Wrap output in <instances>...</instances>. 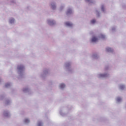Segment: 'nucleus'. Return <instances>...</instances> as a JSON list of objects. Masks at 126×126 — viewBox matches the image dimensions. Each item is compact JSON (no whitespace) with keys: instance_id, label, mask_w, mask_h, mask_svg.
Masks as SVG:
<instances>
[{"instance_id":"28","label":"nucleus","mask_w":126,"mask_h":126,"mask_svg":"<svg viewBox=\"0 0 126 126\" xmlns=\"http://www.w3.org/2000/svg\"><path fill=\"white\" fill-rule=\"evenodd\" d=\"M91 24H94V23H96V20L93 19L91 21Z\"/></svg>"},{"instance_id":"7","label":"nucleus","mask_w":126,"mask_h":126,"mask_svg":"<svg viewBox=\"0 0 126 126\" xmlns=\"http://www.w3.org/2000/svg\"><path fill=\"white\" fill-rule=\"evenodd\" d=\"M47 23L48 25H50V26H54V25H56L57 24L56 21L54 19H48L47 20Z\"/></svg>"},{"instance_id":"18","label":"nucleus","mask_w":126,"mask_h":126,"mask_svg":"<svg viewBox=\"0 0 126 126\" xmlns=\"http://www.w3.org/2000/svg\"><path fill=\"white\" fill-rule=\"evenodd\" d=\"M106 50V52L108 53H113V52H114V49L111 48L110 47H107Z\"/></svg>"},{"instance_id":"6","label":"nucleus","mask_w":126,"mask_h":126,"mask_svg":"<svg viewBox=\"0 0 126 126\" xmlns=\"http://www.w3.org/2000/svg\"><path fill=\"white\" fill-rule=\"evenodd\" d=\"M66 14L67 16H71V15H73V9L72 7H68L66 11Z\"/></svg>"},{"instance_id":"4","label":"nucleus","mask_w":126,"mask_h":126,"mask_svg":"<svg viewBox=\"0 0 126 126\" xmlns=\"http://www.w3.org/2000/svg\"><path fill=\"white\" fill-rule=\"evenodd\" d=\"M50 72V69L49 68H45L43 69V72L40 73V76L42 79H45V77H47L48 74Z\"/></svg>"},{"instance_id":"12","label":"nucleus","mask_w":126,"mask_h":126,"mask_svg":"<svg viewBox=\"0 0 126 126\" xmlns=\"http://www.w3.org/2000/svg\"><path fill=\"white\" fill-rule=\"evenodd\" d=\"M23 91L24 93H28V94H30V92H31V90L28 87L24 88Z\"/></svg>"},{"instance_id":"23","label":"nucleus","mask_w":126,"mask_h":126,"mask_svg":"<svg viewBox=\"0 0 126 126\" xmlns=\"http://www.w3.org/2000/svg\"><path fill=\"white\" fill-rule=\"evenodd\" d=\"M5 97V94H0V100H3Z\"/></svg>"},{"instance_id":"13","label":"nucleus","mask_w":126,"mask_h":126,"mask_svg":"<svg viewBox=\"0 0 126 126\" xmlns=\"http://www.w3.org/2000/svg\"><path fill=\"white\" fill-rule=\"evenodd\" d=\"M116 103L120 104L123 101V98L120 96H117L116 98Z\"/></svg>"},{"instance_id":"26","label":"nucleus","mask_w":126,"mask_h":126,"mask_svg":"<svg viewBox=\"0 0 126 126\" xmlns=\"http://www.w3.org/2000/svg\"><path fill=\"white\" fill-rule=\"evenodd\" d=\"M37 126H43V122L42 121H38Z\"/></svg>"},{"instance_id":"31","label":"nucleus","mask_w":126,"mask_h":126,"mask_svg":"<svg viewBox=\"0 0 126 126\" xmlns=\"http://www.w3.org/2000/svg\"><path fill=\"white\" fill-rule=\"evenodd\" d=\"M11 3H15V0H11Z\"/></svg>"},{"instance_id":"30","label":"nucleus","mask_w":126,"mask_h":126,"mask_svg":"<svg viewBox=\"0 0 126 126\" xmlns=\"http://www.w3.org/2000/svg\"><path fill=\"white\" fill-rule=\"evenodd\" d=\"M109 69V66H106L105 67V70H108Z\"/></svg>"},{"instance_id":"9","label":"nucleus","mask_w":126,"mask_h":126,"mask_svg":"<svg viewBox=\"0 0 126 126\" xmlns=\"http://www.w3.org/2000/svg\"><path fill=\"white\" fill-rule=\"evenodd\" d=\"M3 116L4 118H10V112L8 110H4L3 112Z\"/></svg>"},{"instance_id":"29","label":"nucleus","mask_w":126,"mask_h":126,"mask_svg":"<svg viewBox=\"0 0 126 126\" xmlns=\"http://www.w3.org/2000/svg\"><path fill=\"white\" fill-rule=\"evenodd\" d=\"M112 32H116V27H113L112 28Z\"/></svg>"},{"instance_id":"21","label":"nucleus","mask_w":126,"mask_h":126,"mask_svg":"<svg viewBox=\"0 0 126 126\" xmlns=\"http://www.w3.org/2000/svg\"><path fill=\"white\" fill-rule=\"evenodd\" d=\"M11 86V84L10 83H6L5 84V88H10Z\"/></svg>"},{"instance_id":"16","label":"nucleus","mask_w":126,"mask_h":126,"mask_svg":"<svg viewBox=\"0 0 126 126\" xmlns=\"http://www.w3.org/2000/svg\"><path fill=\"white\" fill-rule=\"evenodd\" d=\"M15 22V19L13 18H10L9 19V24H14Z\"/></svg>"},{"instance_id":"14","label":"nucleus","mask_w":126,"mask_h":126,"mask_svg":"<svg viewBox=\"0 0 126 126\" xmlns=\"http://www.w3.org/2000/svg\"><path fill=\"white\" fill-rule=\"evenodd\" d=\"M86 2H88L90 5L92 4H95V1L94 0H85Z\"/></svg>"},{"instance_id":"20","label":"nucleus","mask_w":126,"mask_h":126,"mask_svg":"<svg viewBox=\"0 0 126 126\" xmlns=\"http://www.w3.org/2000/svg\"><path fill=\"white\" fill-rule=\"evenodd\" d=\"M119 88L121 90H124L126 88V85L124 84H121L119 85Z\"/></svg>"},{"instance_id":"24","label":"nucleus","mask_w":126,"mask_h":126,"mask_svg":"<svg viewBox=\"0 0 126 126\" xmlns=\"http://www.w3.org/2000/svg\"><path fill=\"white\" fill-rule=\"evenodd\" d=\"M95 14L97 17H100V12L98 10H95Z\"/></svg>"},{"instance_id":"27","label":"nucleus","mask_w":126,"mask_h":126,"mask_svg":"<svg viewBox=\"0 0 126 126\" xmlns=\"http://www.w3.org/2000/svg\"><path fill=\"white\" fill-rule=\"evenodd\" d=\"M60 114L61 116H62V117H64V116H65V113H63V111L62 110H60Z\"/></svg>"},{"instance_id":"3","label":"nucleus","mask_w":126,"mask_h":126,"mask_svg":"<svg viewBox=\"0 0 126 126\" xmlns=\"http://www.w3.org/2000/svg\"><path fill=\"white\" fill-rule=\"evenodd\" d=\"M99 39H105V35L103 34H100L98 36V37L95 36H93L91 39V42L92 43H96L97 41L99 40Z\"/></svg>"},{"instance_id":"8","label":"nucleus","mask_w":126,"mask_h":126,"mask_svg":"<svg viewBox=\"0 0 126 126\" xmlns=\"http://www.w3.org/2000/svg\"><path fill=\"white\" fill-rule=\"evenodd\" d=\"M50 7L52 10H56L57 9V3L55 1H52L50 3Z\"/></svg>"},{"instance_id":"2","label":"nucleus","mask_w":126,"mask_h":126,"mask_svg":"<svg viewBox=\"0 0 126 126\" xmlns=\"http://www.w3.org/2000/svg\"><path fill=\"white\" fill-rule=\"evenodd\" d=\"M63 68L66 71L68 72H72V69H71V62H67L64 63Z\"/></svg>"},{"instance_id":"10","label":"nucleus","mask_w":126,"mask_h":126,"mask_svg":"<svg viewBox=\"0 0 126 126\" xmlns=\"http://www.w3.org/2000/svg\"><path fill=\"white\" fill-rule=\"evenodd\" d=\"M4 104L6 106H8L11 104V99L10 98H6L5 99Z\"/></svg>"},{"instance_id":"11","label":"nucleus","mask_w":126,"mask_h":126,"mask_svg":"<svg viewBox=\"0 0 126 126\" xmlns=\"http://www.w3.org/2000/svg\"><path fill=\"white\" fill-rule=\"evenodd\" d=\"M65 25L66 27H69V28H72V27H73V24L69 22H65Z\"/></svg>"},{"instance_id":"25","label":"nucleus","mask_w":126,"mask_h":126,"mask_svg":"<svg viewBox=\"0 0 126 126\" xmlns=\"http://www.w3.org/2000/svg\"><path fill=\"white\" fill-rule=\"evenodd\" d=\"M64 6H65V5H64V4H61L60 8V10L61 11H62V10H63V8H64Z\"/></svg>"},{"instance_id":"22","label":"nucleus","mask_w":126,"mask_h":126,"mask_svg":"<svg viewBox=\"0 0 126 126\" xmlns=\"http://www.w3.org/2000/svg\"><path fill=\"white\" fill-rule=\"evenodd\" d=\"M101 10L102 12H105V6L104 5H101Z\"/></svg>"},{"instance_id":"15","label":"nucleus","mask_w":126,"mask_h":126,"mask_svg":"<svg viewBox=\"0 0 126 126\" xmlns=\"http://www.w3.org/2000/svg\"><path fill=\"white\" fill-rule=\"evenodd\" d=\"M59 88L61 90H63L65 88V84L64 83H61L59 85Z\"/></svg>"},{"instance_id":"19","label":"nucleus","mask_w":126,"mask_h":126,"mask_svg":"<svg viewBox=\"0 0 126 126\" xmlns=\"http://www.w3.org/2000/svg\"><path fill=\"white\" fill-rule=\"evenodd\" d=\"M24 124H26V125H27L30 123V120L28 118H25L24 120Z\"/></svg>"},{"instance_id":"5","label":"nucleus","mask_w":126,"mask_h":126,"mask_svg":"<svg viewBox=\"0 0 126 126\" xmlns=\"http://www.w3.org/2000/svg\"><path fill=\"white\" fill-rule=\"evenodd\" d=\"M97 77H98V78H108V77H110V74L108 72H105L103 74H98Z\"/></svg>"},{"instance_id":"32","label":"nucleus","mask_w":126,"mask_h":126,"mask_svg":"<svg viewBox=\"0 0 126 126\" xmlns=\"http://www.w3.org/2000/svg\"><path fill=\"white\" fill-rule=\"evenodd\" d=\"M2 79L0 78V83L1 82Z\"/></svg>"},{"instance_id":"1","label":"nucleus","mask_w":126,"mask_h":126,"mask_svg":"<svg viewBox=\"0 0 126 126\" xmlns=\"http://www.w3.org/2000/svg\"><path fill=\"white\" fill-rule=\"evenodd\" d=\"M25 71V67L23 64L18 65L17 71L19 75V78L24 77V71Z\"/></svg>"},{"instance_id":"17","label":"nucleus","mask_w":126,"mask_h":126,"mask_svg":"<svg viewBox=\"0 0 126 126\" xmlns=\"http://www.w3.org/2000/svg\"><path fill=\"white\" fill-rule=\"evenodd\" d=\"M92 57L93 58V59L97 60V59H99V55L97 53H94L92 56Z\"/></svg>"}]
</instances>
